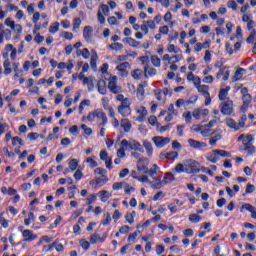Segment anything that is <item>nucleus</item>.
<instances>
[{"mask_svg": "<svg viewBox=\"0 0 256 256\" xmlns=\"http://www.w3.org/2000/svg\"><path fill=\"white\" fill-rule=\"evenodd\" d=\"M201 108H196V109H194L193 110V112H192V117L194 118V119H196L197 121H199V119H201Z\"/></svg>", "mask_w": 256, "mask_h": 256, "instance_id": "45", "label": "nucleus"}, {"mask_svg": "<svg viewBox=\"0 0 256 256\" xmlns=\"http://www.w3.org/2000/svg\"><path fill=\"white\" fill-rule=\"evenodd\" d=\"M227 7L233 11H237V2H235V0H231L227 3Z\"/></svg>", "mask_w": 256, "mask_h": 256, "instance_id": "55", "label": "nucleus"}, {"mask_svg": "<svg viewBox=\"0 0 256 256\" xmlns=\"http://www.w3.org/2000/svg\"><path fill=\"white\" fill-rule=\"evenodd\" d=\"M83 37L87 43H93V27L86 26L83 30Z\"/></svg>", "mask_w": 256, "mask_h": 256, "instance_id": "10", "label": "nucleus"}, {"mask_svg": "<svg viewBox=\"0 0 256 256\" xmlns=\"http://www.w3.org/2000/svg\"><path fill=\"white\" fill-rule=\"evenodd\" d=\"M221 113L223 115H231L233 113V101L228 100L226 102H223L221 105Z\"/></svg>", "mask_w": 256, "mask_h": 256, "instance_id": "7", "label": "nucleus"}, {"mask_svg": "<svg viewBox=\"0 0 256 256\" xmlns=\"http://www.w3.org/2000/svg\"><path fill=\"white\" fill-rule=\"evenodd\" d=\"M136 113L140 114L137 118L138 123H143V121H145L147 118V108L140 106L137 108Z\"/></svg>", "mask_w": 256, "mask_h": 256, "instance_id": "13", "label": "nucleus"}, {"mask_svg": "<svg viewBox=\"0 0 256 256\" xmlns=\"http://www.w3.org/2000/svg\"><path fill=\"white\" fill-rule=\"evenodd\" d=\"M243 105L241 107V111H243V113H245L247 111V108L249 107V104L251 103L252 101V97L250 94H246L243 96Z\"/></svg>", "mask_w": 256, "mask_h": 256, "instance_id": "18", "label": "nucleus"}, {"mask_svg": "<svg viewBox=\"0 0 256 256\" xmlns=\"http://www.w3.org/2000/svg\"><path fill=\"white\" fill-rule=\"evenodd\" d=\"M167 184H169V181L163 182L160 179H155L154 181L150 182L152 189H161Z\"/></svg>", "mask_w": 256, "mask_h": 256, "instance_id": "17", "label": "nucleus"}, {"mask_svg": "<svg viewBox=\"0 0 256 256\" xmlns=\"http://www.w3.org/2000/svg\"><path fill=\"white\" fill-rule=\"evenodd\" d=\"M245 121H247V115H243L239 122H235L232 118L226 119V124L230 129H234V131H239V129H243L245 127Z\"/></svg>", "mask_w": 256, "mask_h": 256, "instance_id": "4", "label": "nucleus"}, {"mask_svg": "<svg viewBox=\"0 0 256 256\" xmlns=\"http://www.w3.org/2000/svg\"><path fill=\"white\" fill-rule=\"evenodd\" d=\"M131 75L133 79H135L136 81H140V79H143V70L141 69L132 70Z\"/></svg>", "mask_w": 256, "mask_h": 256, "instance_id": "24", "label": "nucleus"}, {"mask_svg": "<svg viewBox=\"0 0 256 256\" xmlns=\"http://www.w3.org/2000/svg\"><path fill=\"white\" fill-rule=\"evenodd\" d=\"M81 25V18L74 19L73 29L74 31H79V26Z\"/></svg>", "mask_w": 256, "mask_h": 256, "instance_id": "58", "label": "nucleus"}, {"mask_svg": "<svg viewBox=\"0 0 256 256\" xmlns=\"http://www.w3.org/2000/svg\"><path fill=\"white\" fill-rule=\"evenodd\" d=\"M157 171H159V166H157V164H154L152 166V168L148 171L150 177H155V175H157Z\"/></svg>", "mask_w": 256, "mask_h": 256, "instance_id": "48", "label": "nucleus"}, {"mask_svg": "<svg viewBox=\"0 0 256 256\" xmlns=\"http://www.w3.org/2000/svg\"><path fill=\"white\" fill-rule=\"evenodd\" d=\"M118 107H122V108H131V100L129 98H125L121 105H119Z\"/></svg>", "mask_w": 256, "mask_h": 256, "instance_id": "51", "label": "nucleus"}, {"mask_svg": "<svg viewBox=\"0 0 256 256\" xmlns=\"http://www.w3.org/2000/svg\"><path fill=\"white\" fill-rule=\"evenodd\" d=\"M59 31V22H55L49 27V33H57Z\"/></svg>", "mask_w": 256, "mask_h": 256, "instance_id": "49", "label": "nucleus"}, {"mask_svg": "<svg viewBox=\"0 0 256 256\" xmlns=\"http://www.w3.org/2000/svg\"><path fill=\"white\" fill-rule=\"evenodd\" d=\"M188 143L191 149H205V147H207V143L196 141L194 139H188Z\"/></svg>", "mask_w": 256, "mask_h": 256, "instance_id": "12", "label": "nucleus"}, {"mask_svg": "<svg viewBox=\"0 0 256 256\" xmlns=\"http://www.w3.org/2000/svg\"><path fill=\"white\" fill-rule=\"evenodd\" d=\"M78 165H79V161L77 159H72L69 162V169H71V171H77Z\"/></svg>", "mask_w": 256, "mask_h": 256, "instance_id": "40", "label": "nucleus"}, {"mask_svg": "<svg viewBox=\"0 0 256 256\" xmlns=\"http://www.w3.org/2000/svg\"><path fill=\"white\" fill-rule=\"evenodd\" d=\"M98 92L101 93V95H105L107 93V83L105 80H99L97 83Z\"/></svg>", "mask_w": 256, "mask_h": 256, "instance_id": "22", "label": "nucleus"}, {"mask_svg": "<svg viewBox=\"0 0 256 256\" xmlns=\"http://www.w3.org/2000/svg\"><path fill=\"white\" fill-rule=\"evenodd\" d=\"M120 127H122L125 131V133H129L131 131V128L133 127L131 124V121L127 118H123L120 122Z\"/></svg>", "mask_w": 256, "mask_h": 256, "instance_id": "19", "label": "nucleus"}, {"mask_svg": "<svg viewBox=\"0 0 256 256\" xmlns=\"http://www.w3.org/2000/svg\"><path fill=\"white\" fill-rule=\"evenodd\" d=\"M117 157L118 159H125L126 154L124 148H120L117 150Z\"/></svg>", "mask_w": 256, "mask_h": 256, "instance_id": "61", "label": "nucleus"}, {"mask_svg": "<svg viewBox=\"0 0 256 256\" xmlns=\"http://www.w3.org/2000/svg\"><path fill=\"white\" fill-rule=\"evenodd\" d=\"M151 63L154 67H161V59L157 56H151Z\"/></svg>", "mask_w": 256, "mask_h": 256, "instance_id": "41", "label": "nucleus"}, {"mask_svg": "<svg viewBox=\"0 0 256 256\" xmlns=\"http://www.w3.org/2000/svg\"><path fill=\"white\" fill-rule=\"evenodd\" d=\"M221 141V134H216L215 136L211 137L209 140L210 145L215 147L217 145V142Z\"/></svg>", "mask_w": 256, "mask_h": 256, "instance_id": "36", "label": "nucleus"}, {"mask_svg": "<svg viewBox=\"0 0 256 256\" xmlns=\"http://www.w3.org/2000/svg\"><path fill=\"white\" fill-rule=\"evenodd\" d=\"M5 25H6L7 27H10V29L14 30V29H15V26H16L17 24H15V21H12L11 18H7V19L5 20Z\"/></svg>", "mask_w": 256, "mask_h": 256, "instance_id": "53", "label": "nucleus"}, {"mask_svg": "<svg viewBox=\"0 0 256 256\" xmlns=\"http://www.w3.org/2000/svg\"><path fill=\"white\" fill-rule=\"evenodd\" d=\"M108 70H109V64H107V63H104V64L101 66V68H100V71H101V73H102L104 79H108V77H109V72H108Z\"/></svg>", "mask_w": 256, "mask_h": 256, "instance_id": "31", "label": "nucleus"}, {"mask_svg": "<svg viewBox=\"0 0 256 256\" xmlns=\"http://www.w3.org/2000/svg\"><path fill=\"white\" fill-rule=\"evenodd\" d=\"M144 75L145 77H155L157 75V70L155 68H150L149 64L144 66Z\"/></svg>", "mask_w": 256, "mask_h": 256, "instance_id": "20", "label": "nucleus"}, {"mask_svg": "<svg viewBox=\"0 0 256 256\" xmlns=\"http://www.w3.org/2000/svg\"><path fill=\"white\" fill-rule=\"evenodd\" d=\"M95 118L98 119L99 125H102V127H105L107 125V114L103 112L101 109H96L94 112L88 114L87 118L91 123L95 121Z\"/></svg>", "mask_w": 256, "mask_h": 256, "instance_id": "1", "label": "nucleus"}, {"mask_svg": "<svg viewBox=\"0 0 256 256\" xmlns=\"http://www.w3.org/2000/svg\"><path fill=\"white\" fill-rule=\"evenodd\" d=\"M130 151H141V143L131 140L130 141Z\"/></svg>", "mask_w": 256, "mask_h": 256, "instance_id": "30", "label": "nucleus"}, {"mask_svg": "<svg viewBox=\"0 0 256 256\" xmlns=\"http://www.w3.org/2000/svg\"><path fill=\"white\" fill-rule=\"evenodd\" d=\"M12 69H11V62H9V60H5L4 61V73L5 75H11L12 73Z\"/></svg>", "mask_w": 256, "mask_h": 256, "instance_id": "33", "label": "nucleus"}, {"mask_svg": "<svg viewBox=\"0 0 256 256\" xmlns=\"http://www.w3.org/2000/svg\"><path fill=\"white\" fill-rule=\"evenodd\" d=\"M167 51H168V53H175V54H177V53H179L181 51V49L177 48L176 45L170 44L167 47Z\"/></svg>", "mask_w": 256, "mask_h": 256, "instance_id": "43", "label": "nucleus"}, {"mask_svg": "<svg viewBox=\"0 0 256 256\" xmlns=\"http://www.w3.org/2000/svg\"><path fill=\"white\" fill-rule=\"evenodd\" d=\"M124 41H126V43L128 45H130V47H134L136 49H139V47H141V42H139L133 38H126V39H124Z\"/></svg>", "mask_w": 256, "mask_h": 256, "instance_id": "25", "label": "nucleus"}, {"mask_svg": "<svg viewBox=\"0 0 256 256\" xmlns=\"http://www.w3.org/2000/svg\"><path fill=\"white\" fill-rule=\"evenodd\" d=\"M35 219V214H33V212H30L29 215H28V218H26L24 220V224L25 225H31V222L34 221Z\"/></svg>", "mask_w": 256, "mask_h": 256, "instance_id": "52", "label": "nucleus"}, {"mask_svg": "<svg viewBox=\"0 0 256 256\" xmlns=\"http://www.w3.org/2000/svg\"><path fill=\"white\" fill-rule=\"evenodd\" d=\"M243 71H245V69L239 68L235 72L234 77H233L234 81H239V80H241L243 78Z\"/></svg>", "mask_w": 256, "mask_h": 256, "instance_id": "34", "label": "nucleus"}, {"mask_svg": "<svg viewBox=\"0 0 256 256\" xmlns=\"http://www.w3.org/2000/svg\"><path fill=\"white\" fill-rule=\"evenodd\" d=\"M12 145H17V143H19V145H24L25 142L23 141V139H21L20 137L16 136L12 138Z\"/></svg>", "mask_w": 256, "mask_h": 256, "instance_id": "54", "label": "nucleus"}, {"mask_svg": "<svg viewBox=\"0 0 256 256\" xmlns=\"http://www.w3.org/2000/svg\"><path fill=\"white\" fill-rule=\"evenodd\" d=\"M147 85V82H144L143 84H140L137 89V95L140 97H143L145 95V86Z\"/></svg>", "mask_w": 256, "mask_h": 256, "instance_id": "39", "label": "nucleus"}, {"mask_svg": "<svg viewBox=\"0 0 256 256\" xmlns=\"http://www.w3.org/2000/svg\"><path fill=\"white\" fill-rule=\"evenodd\" d=\"M144 23L147 24L148 29H156L155 20H146Z\"/></svg>", "mask_w": 256, "mask_h": 256, "instance_id": "62", "label": "nucleus"}, {"mask_svg": "<svg viewBox=\"0 0 256 256\" xmlns=\"http://www.w3.org/2000/svg\"><path fill=\"white\" fill-rule=\"evenodd\" d=\"M145 163H147V159L140 158L137 163V168L140 173H145L147 175V173H149V168L147 165H145Z\"/></svg>", "mask_w": 256, "mask_h": 256, "instance_id": "11", "label": "nucleus"}, {"mask_svg": "<svg viewBox=\"0 0 256 256\" xmlns=\"http://www.w3.org/2000/svg\"><path fill=\"white\" fill-rule=\"evenodd\" d=\"M185 173L195 174L201 170V164L199 162L189 159L184 161Z\"/></svg>", "mask_w": 256, "mask_h": 256, "instance_id": "3", "label": "nucleus"}, {"mask_svg": "<svg viewBox=\"0 0 256 256\" xmlns=\"http://www.w3.org/2000/svg\"><path fill=\"white\" fill-rule=\"evenodd\" d=\"M189 221H191V223H199V221H201V216L197 214H190Z\"/></svg>", "mask_w": 256, "mask_h": 256, "instance_id": "47", "label": "nucleus"}, {"mask_svg": "<svg viewBox=\"0 0 256 256\" xmlns=\"http://www.w3.org/2000/svg\"><path fill=\"white\" fill-rule=\"evenodd\" d=\"M192 131L195 133H200L202 137H211V135H215V130L211 126L206 125H197L194 124L191 127Z\"/></svg>", "mask_w": 256, "mask_h": 256, "instance_id": "2", "label": "nucleus"}, {"mask_svg": "<svg viewBox=\"0 0 256 256\" xmlns=\"http://www.w3.org/2000/svg\"><path fill=\"white\" fill-rule=\"evenodd\" d=\"M99 197H100L102 203H106L107 200L109 199V197H111V192H109L107 190H102L99 192Z\"/></svg>", "mask_w": 256, "mask_h": 256, "instance_id": "26", "label": "nucleus"}, {"mask_svg": "<svg viewBox=\"0 0 256 256\" xmlns=\"http://www.w3.org/2000/svg\"><path fill=\"white\" fill-rule=\"evenodd\" d=\"M143 147L146 150L148 157H153V144H151V142L145 140V141H143Z\"/></svg>", "mask_w": 256, "mask_h": 256, "instance_id": "21", "label": "nucleus"}, {"mask_svg": "<svg viewBox=\"0 0 256 256\" xmlns=\"http://www.w3.org/2000/svg\"><path fill=\"white\" fill-rule=\"evenodd\" d=\"M106 238H107L106 234H104L103 237H101V235L99 234H92L90 237V243L91 245H97V243L105 241Z\"/></svg>", "mask_w": 256, "mask_h": 256, "instance_id": "15", "label": "nucleus"}, {"mask_svg": "<svg viewBox=\"0 0 256 256\" xmlns=\"http://www.w3.org/2000/svg\"><path fill=\"white\" fill-rule=\"evenodd\" d=\"M22 237L24 238L25 242H29L37 239V234H33L32 230H24L22 231Z\"/></svg>", "mask_w": 256, "mask_h": 256, "instance_id": "14", "label": "nucleus"}, {"mask_svg": "<svg viewBox=\"0 0 256 256\" xmlns=\"http://www.w3.org/2000/svg\"><path fill=\"white\" fill-rule=\"evenodd\" d=\"M152 141L157 147V149H163V147H167L171 143V138L163 137V136H155L152 138Z\"/></svg>", "mask_w": 256, "mask_h": 256, "instance_id": "5", "label": "nucleus"}, {"mask_svg": "<svg viewBox=\"0 0 256 256\" xmlns=\"http://www.w3.org/2000/svg\"><path fill=\"white\" fill-rule=\"evenodd\" d=\"M243 151H245V153H247L248 155H255V151L256 148L255 146L252 144L251 146H246L243 148Z\"/></svg>", "mask_w": 256, "mask_h": 256, "instance_id": "38", "label": "nucleus"}, {"mask_svg": "<svg viewBox=\"0 0 256 256\" xmlns=\"http://www.w3.org/2000/svg\"><path fill=\"white\" fill-rule=\"evenodd\" d=\"M173 171L174 173H185V162L183 164H177Z\"/></svg>", "mask_w": 256, "mask_h": 256, "instance_id": "37", "label": "nucleus"}, {"mask_svg": "<svg viewBox=\"0 0 256 256\" xmlns=\"http://www.w3.org/2000/svg\"><path fill=\"white\" fill-rule=\"evenodd\" d=\"M255 36H256V31L253 30L246 40L247 43H255Z\"/></svg>", "mask_w": 256, "mask_h": 256, "instance_id": "60", "label": "nucleus"}, {"mask_svg": "<svg viewBox=\"0 0 256 256\" xmlns=\"http://www.w3.org/2000/svg\"><path fill=\"white\" fill-rule=\"evenodd\" d=\"M81 129H83L86 135H93V130L90 127H87V125L82 124Z\"/></svg>", "mask_w": 256, "mask_h": 256, "instance_id": "56", "label": "nucleus"}, {"mask_svg": "<svg viewBox=\"0 0 256 256\" xmlns=\"http://www.w3.org/2000/svg\"><path fill=\"white\" fill-rule=\"evenodd\" d=\"M124 191L125 193H131V191H135V188L133 186H130L129 184L127 183H124Z\"/></svg>", "mask_w": 256, "mask_h": 256, "instance_id": "63", "label": "nucleus"}, {"mask_svg": "<svg viewBox=\"0 0 256 256\" xmlns=\"http://www.w3.org/2000/svg\"><path fill=\"white\" fill-rule=\"evenodd\" d=\"M101 11H102L103 15H109V6H107V4H102Z\"/></svg>", "mask_w": 256, "mask_h": 256, "instance_id": "64", "label": "nucleus"}, {"mask_svg": "<svg viewBox=\"0 0 256 256\" xmlns=\"http://www.w3.org/2000/svg\"><path fill=\"white\" fill-rule=\"evenodd\" d=\"M93 77L84 78L83 84L87 85L88 91H93V88L95 87V84H93Z\"/></svg>", "mask_w": 256, "mask_h": 256, "instance_id": "28", "label": "nucleus"}, {"mask_svg": "<svg viewBox=\"0 0 256 256\" xmlns=\"http://www.w3.org/2000/svg\"><path fill=\"white\" fill-rule=\"evenodd\" d=\"M175 180V176L173 175V173L168 172L165 174V177L162 180V183H165V181H168V183H173V181Z\"/></svg>", "mask_w": 256, "mask_h": 256, "instance_id": "35", "label": "nucleus"}, {"mask_svg": "<svg viewBox=\"0 0 256 256\" xmlns=\"http://www.w3.org/2000/svg\"><path fill=\"white\" fill-rule=\"evenodd\" d=\"M118 113L121 114L122 117H129V115H131V108L118 107Z\"/></svg>", "mask_w": 256, "mask_h": 256, "instance_id": "32", "label": "nucleus"}, {"mask_svg": "<svg viewBox=\"0 0 256 256\" xmlns=\"http://www.w3.org/2000/svg\"><path fill=\"white\" fill-rule=\"evenodd\" d=\"M86 163H88L89 164V166L93 169V168H95V167H97V161H95V160H93V158H91V157H88L87 159H86Z\"/></svg>", "mask_w": 256, "mask_h": 256, "instance_id": "57", "label": "nucleus"}, {"mask_svg": "<svg viewBox=\"0 0 256 256\" xmlns=\"http://www.w3.org/2000/svg\"><path fill=\"white\" fill-rule=\"evenodd\" d=\"M97 59H99L97 52L92 53L90 67L91 69H93V71H97Z\"/></svg>", "mask_w": 256, "mask_h": 256, "instance_id": "23", "label": "nucleus"}, {"mask_svg": "<svg viewBox=\"0 0 256 256\" xmlns=\"http://www.w3.org/2000/svg\"><path fill=\"white\" fill-rule=\"evenodd\" d=\"M108 89L115 95L122 93L123 90L121 86L117 85V76H112L109 78Z\"/></svg>", "mask_w": 256, "mask_h": 256, "instance_id": "6", "label": "nucleus"}, {"mask_svg": "<svg viewBox=\"0 0 256 256\" xmlns=\"http://www.w3.org/2000/svg\"><path fill=\"white\" fill-rule=\"evenodd\" d=\"M213 153L220 155V157H231V154L225 150H213Z\"/></svg>", "mask_w": 256, "mask_h": 256, "instance_id": "44", "label": "nucleus"}, {"mask_svg": "<svg viewBox=\"0 0 256 256\" xmlns=\"http://www.w3.org/2000/svg\"><path fill=\"white\" fill-rule=\"evenodd\" d=\"M198 93H201L203 95V97L209 95V85H200L198 86V88H196Z\"/></svg>", "mask_w": 256, "mask_h": 256, "instance_id": "27", "label": "nucleus"}, {"mask_svg": "<svg viewBox=\"0 0 256 256\" xmlns=\"http://www.w3.org/2000/svg\"><path fill=\"white\" fill-rule=\"evenodd\" d=\"M243 209H246V211H249L251 213L252 219H256V208L251 204H244L242 205L240 211L243 213Z\"/></svg>", "mask_w": 256, "mask_h": 256, "instance_id": "16", "label": "nucleus"}, {"mask_svg": "<svg viewBox=\"0 0 256 256\" xmlns=\"http://www.w3.org/2000/svg\"><path fill=\"white\" fill-rule=\"evenodd\" d=\"M131 65L129 64V62H124L121 63L120 65H118L116 67L117 71H119L121 77H127V75H129V71H127V69H130Z\"/></svg>", "mask_w": 256, "mask_h": 256, "instance_id": "9", "label": "nucleus"}, {"mask_svg": "<svg viewBox=\"0 0 256 256\" xmlns=\"http://www.w3.org/2000/svg\"><path fill=\"white\" fill-rule=\"evenodd\" d=\"M122 148H124V151H131V141H127L126 139L121 141Z\"/></svg>", "mask_w": 256, "mask_h": 256, "instance_id": "46", "label": "nucleus"}, {"mask_svg": "<svg viewBox=\"0 0 256 256\" xmlns=\"http://www.w3.org/2000/svg\"><path fill=\"white\" fill-rule=\"evenodd\" d=\"M109 49H112L113 51H121V49H123V44L115 42L109 46Z\"/></svg>", "mask_w": 256, "mask_h": 256, "instance_id": "42", "label": "nucleus"}, {"mask_svg": "<svg viewBox=\"0 0 256 256\" xmlns=\"http://www.w3.org/2000/svg\"><path fill=\"white\" fill-rule=\"evenodd\" d=\"M229 95V87L228 88H222L219 92V99L220 101H225L227 99V96Z\"/></svg>", "mask_w": 256, "mask_h": 256, "instance_id": "29", "label": "nucleus"}, {"mask_svg": "<svg viewBox=\"0 0 256 256\" xmlns=\"http://www.w3.org/2000/svg\"><path fill=\"white\" fill-rule=\"evenodd\" d=\"M165 193L163 191H159L158 193H156L153 197V201H159V199H163V197H165Z\"/></svg>", "mask_w": 256, "mask_h": 256, "instance_id": "59", "label": "nucleus"}, {"mask_svg": "<svg viewBox=\"0 0 256 256\" xmlns=\"http://www.w3.org/2000/svg\"><path fill=\"white\" fill-rule=\"evenodd\" d=\"M183 117H184L186 123H191V121L193 119V114H191L190 111H187V112L183 113Z\"/></svg>", "mask_w": 256, "mask_h": 256, "instance_id": "50", "label": "nucleus"}, {"mask_svg": "<svg viewBox=\"0 0 256 256\" xmlns=\"http://www.w3.org/2000/svg\"><path fill=\"white\" fill-rule=\"evenodd\" d=\"M238 141H242L243 147H250L251 145H253V135H245V134H241L238 137Z\"/></svg>", "mask_w": 256, "mask_h": 256, "instance_id": "8", "label": "nucleus"}]
</instances>
